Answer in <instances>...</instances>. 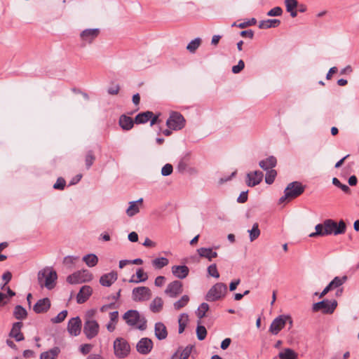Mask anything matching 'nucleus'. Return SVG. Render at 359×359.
I'll return each mask as SVG.
<instances>
[{"instance_id":"obj_1","label":"nucleus","mask_w":359,"mask_h":359,"mask_svg":"<svg viewBox=\"0 0 359 359\" xmlns=\"http://www.w3.org/2000/svg\"><path fill=\"white\" fill-rule=\"evenodd\" d=\"M123 320L127 325L140 330H144L147 328V320L141 316L136 310H129L123 316Z\"/></svg>"},{"instance_id":"obj_2","label":"nucleus","mask_w":359,"mask_h":359,"mask_svg":"<svg viewBox=\"0 0 359 359\" xmlns=\"http://www.w3.org/2000/svg\"><path fill=\"white\" fill-rule=\"evenodd\" d=\"M57 275L55 271L50 268H44L38 273V282L41 287L51 290L55 286Z\"/></svg>"},{"instance_id":"obj_3","label":"nucleus","mask_w":359,"mask_h":359,"mask_svg":"<svg viewBox=\"0 0 359 359\" xmlns=\"http://www.w3.org/2000/svg\"><path fill=\"white\" fill-rule=\"evenodd\" d=\"M305 190V187L299 182H292L287 186L284 191V195L280 198L279 203H284L286 200H291L300 196Z\"/></svg>"},{"instance_id":"obj_4","label":"nucleus","mask_w":359,"mask_h":359,"mask_svg":"<svg viewBox=\"0 0 359 359\" xmlns=\"http://www.w3.org/2000/svg\"><path fill=\"white\" fill-rule=\"evenodd\" d=\"M114 355L118 358H126L130 352V346L126 339L122 337L116 338L114 341Z\"/></svg>"},{"instance_id":"obj_5","label":"nucleus","mask_w":359,"mask_h":359,"mask_svg":"<svg viewBox=\"0 0 359 359\" xmlns=\"http://www.w3.org/2000/svg\"><path fill=\"white\" fill-rule=\"evenodd\" d=\"M289 323V328L292 327V320L290 316L280 315L276 318L271 323L269 332L276 335L285 327L287 323Z\"/></svg>"},{"instance_id":"obj_6","label":"nucleus","mask_w":359,"mask_h":359,"mask_svg":"<svg viewBox=\"0 0 359 359\" xmlns=\"http://www.w3.org/2000/svg\"><path fill=\"white\" fill-rule=\"evenodd\" d=\"M227 291L226 285L222 283L214 285L208 292L205 299L208 302L217 301L225 296Z\"/></svg>"},{"instance_id":"obj_7","label":"nucleus","mask_w":359,"mask_h":359,"mask_svg":"<svg viewBox=\"0 0 359 359\" xmlns=\"http://www.w3.org/2000/svg\"><path fill=\"white\" fill-rule=\"evenodd\" d=\"M325 233L327 235H339L343 234L345 233L346 229V224L344 222V220H340L339 223H337L335 221L328 219L325 220Z\"/></svg>"},{"instance_id":"obj_8","label":"nucleus","mask_w":359,"mask_h":359,"mask_svg":"<svg viewBox=\"0 0 359 359\" xmlns=\"http://www.w3.org/2000/svg\"><path fill=\"white\" fill-rule=\"evenodd\" d=\"M166 126L173 130H181L185 126V119L180 113L172 111L167 119Z\"/></svg>"},{"instance_id":"obj_9","label":"nucleus","mask_w":359,"mask_h":359,"mask_svg":"<svg viewBox=\"0 0 359 359\" xmlns=\"http://www.w3.org/2000/svg\"><path fill=\"white\" fill-rule=\"evenodd\" d=\"M337 306V302L336 300L324 299L313 304V311L316 312L322 311L325 314L332 313Z\"/></svg>"},{"instance_id":"obj_10","label":"nucleus","mask_w":359,"mask_h":359,"mask_svg":"<svg viewBox=\"0 0 359 359\" xmlns=\"http://www.w3.org/2000/svg\"><path fill=\"white\" fill-rule=\"evenodd\" d=\"M93 278V275L88 270L78 271L67 278V281L70 284H78L88 282Z\"/></svg>"},{"instance_id":"obj_11","label":"nucleus","mask_w":359,"mask_h":359,"mask_svg":"<svg viewBox=\"0 0 359 359\" xmlns=\"http://www.w3.org/2000/svg\"><path fill=\"white\" fill-rule=\"evenodd\" d=\"M100 331V325L97 320H86L83 324V333L86 338L92 339L97 336Z\"/></svg>"},{"instance_id":"obj_12","label":"nucleus","mask_w":359,"mask_h":359,"mask_svg":"<svg viewBox=\"0 0 359 359\" xmlns=\"http://www.w3.org/2000/svg\"><path fill=\"white\" fill-rule=\"evenodd\" d=\"M133 299L135 302L149 300L151 297V290L145 286L135 287L132 292Z\"/></svg>"},{"instance_id":"obj_13","label":"nucleus","mask_w":359,"mask_h":359,"mask_svg":"<svg viewBox=\"0 0 359 359\" xmlns=\"http://www.w3.org/2000/svg\"><path fill=\"white\" fill-rule=\"evenodd\" d=\"M183 292V284L180 280L170 282L165 290V294L170 298H176Z\"/></svg>"},{"instance_id":"obj_14","label":"nucleus","mask_w":359,"mask_h":359,"mask_svg":"<svg viewBox=\"0 0 359 359\" xmlns=\"http://www.w3.org/2000/svg\"><path fill=\"white\" fill-rule=\"evenodd\" d=\"M82 323L79 316L72 318L67 324V331L72 336L76 337L81 332Z\"/></svg>"},{"instance_id":"obj_15","label":"nucleus","mask_w":359,"mask_h":359,"mask_svg":"<svg viewBox=\"0 0 359 359\" xmlns=\"http://www.w3.org/2000/svg\"><path fill=\"white\" fill-rule=\"evenodd\" d=\"M100 32V31L97 28L84 29L80 34L81 40L84 45L91 43L98 36Z\"/></svg>"},{"instance_id":"obj_16","label":"nucleus","mask_w":359,"mask_h":359,"mask_svg":"<svg viewBox=\"0 0 359 359\" xmlns=\"http://www.w3.org/2000/svg\"><path fill=\"white\" fill-rule=\"evenodd\" d=\"M153 341L147 337L142 338L136 345L137 351L142 355L149 354L153 348Z\"/></svg>"},{"instance_id":"obj_17","label":"nucleus","mask_w":359,"mask_h":359,"mask_svg":"<svg viewBox=\"0 0 359 359\" xmlns=\"http://www.w3.org/2000/svg\"><path fill=\"white\" fill-rule=\"evenodd\" d=\"M171 271L175 278L184 279L189 273V269L186 265H175L172 266Z\"/></svg>"},{"instance_id":"obj_18","label":"nucleus","mask_w":359,"mask_h":359,"mask_svg":"<svg viewBox=\"0 0 359 359\" xmlns=\"http://www.w3.org/2000/svg\"><path fill=\"white\" fill-rule=\"evenodd\" d=\"M50 307V301L48 298L38 300L33 307L36 313H43L48 311Z\"/></svg>"},{"instance_id":"obj_19","label":"nucleus","mask_w":359,"mask_h":359,"mask_svg":"<svg viewBox=\"0 0 359 359\" xmlns=\"http://www.w3.org/2000/svg\"><path fill=\"white\" fill-rule=\"evenodd\" d=\"M247 184L249 187H255L259 184L263 179V173L262 171L256 170L253 172L248 173Z\"/></svg>"},{"instance_id":"obj_20","label":"nucleus","mask_w":359,"mask_h":359,"mask_svg":"<svg viewBox=\"0 0 359 359\" xmlns=\"http://www.w3.org/2000/svg\"><path fill=\"white\" fill-rule=\"evenodd\" d=\"M118 278L116 271L103 274L100 278V283L104 287H110Z\"/></svg>"},{"instance_id":"obj_21","label":"nucleus","mask_w":359,"mask_h":359,"mask_svg":"<svg viewBox=\"0 0 359 359\" xmlns=\"http://www.w3.org/2000/svg\"><path fill=\"white\" fill-rule=\"evenodd\" d=\"M22 326L23 323L22 322H16L13 323L12 329L9 333V337L14 338L17 341L24 340V335L20 331Z\"/></svg>"},{"instance_id":"obj_22","label":"nucleus","mask_w":359,"mask_h":359,"mask_svg":"<svg viewBox=\"0 0 359 359\" xmlns=\"http://www.w3.org/2000/svg\"><path fill=\"white\" fill-rule=\"evenodd\" d=\"M92 288L89 285L83 286L76 297V301L79 304H83L87 301L92 294Z\"/></svg>"},{"instance_id":"obj_23","label":"nucleus","mask_w":359,"mask_h":359,"mask_svg":"<svg viewBox=\"0 0 359 359\" xmlns=\"http://www.w3.org/2000/svg\"><path fill=\"white\" fill-rule=\"evenodd\" d=\"M143 203V198H140L135 201L129 202V206L126 210V215L131 217L140 212V205Z\"/></svg>"},{"instance_id":"obj_24","label":"nucleus","mask_w":359,"mask_h":359,"mask_svg":"<svg viewBox=\"0 0 359 359\" xmlns=\"http://www.w3.org/2000/svg\"><path fill=\"white\" fill-rule=\"evenodd\" d=\"M134 122L131 117L126 114H122L118 120V124L123 130H130L132 129L134 126Z\"/></svg>"},{"instance_id":"obj_25","label":"nucleus","mask_w":359,"mask_h":359,"mask_svg":"<svg viewBox=\"0 0 359 359\" xmlns=\"http://www.w3.org/2000/svg\"><path fill=\"white\" fill-rule=\"evenodd\" d=\"M197 252L201 257H204L212 261L213 258L217 257V252L213 251L210 248H201L197 250Z\"/></svg>"},{"instance_id":"obj_26","label":"nucleus","mask_w":359,"mask_h":359,"mask_svg":"<svg viewBox=\"0 0 359 359\" xmlns=\"http://www.w3.org/2000/svg\"><path fill=\"white\" fill-rule=\"evenodd\" d=\"M155 336L159 340L164 339L168 336L166 327L163 323L158 322L155 324Z\"/></svg>"},{"instance_id":"obj_27","label":"nucleus","mask_w":359,"mask_h":359,"mask_svg":"<svg viewBox=\"0 0 359 359\" xmlns=\"http://www.w3.org/2000/svg\"><path fill=\"white\" fill-rule=\"evenodd\" d=\"M277 161L276 158L271 156L264 160H262L259 161V166L264 170H269L276 165Z\"/></svg>"},{"instance_id":"obj_28","label":"nucleus","mask_w":359,"mask_h":359,"mask_svg":"<svg viewBox=\"0 0 359 359\" xmlns=\"http://www.w3.org/2000/svg\"><path fill=\"white\" fill-rule=\"evenodd\" d=\"M109 322L107 324V329L109 332H112L116 329V325L118 319V312L117 311L109 313Z\"/></svg>"},{"instance_id":"obj_29","label":"nucleus","mask_w":359,"mask_h":359,"mask_svg":"<svg viewBox=\"0 0 359 359\" xmlns=\"http://www.w3.org/2000/svg\"><path fill=\"white\" fill-rule=\"evenodd\" d=\"M280 24V21L278 19H268L259 22V27L260 29H269L271 27H277Z\"/></svg>"},{"instance_id":"obj_30","label":"nucleus","mask_w":359,"mask_h":359,"mask_svg":"<svg viewBox=\"0 0 359 359\" xmlns=\"http://www.w3.org/2000/svg\"><path fill=\"white\" fill-rule=\"evenodd\" d=\"M153 115V112L150 111L140 113L135 116V122L138 124L145 123L150 120Z\"/></svg>"},{"instance_id":"obj_31","label":"nucleus","mask_w":359,"mask_h":359,"mask_svg":"<svg viewBox=\"0 0 359 359\" xmlns=\"http://www.w3.org/2000/svg\"><path fill=\"white\" fill-rule=\"evenodd\" d=\"M60 348L58 347H54L48 351H45L41 353L40 359H55L60 353Z\"/></svg>"},{"instance_id":"obj_32","label":"nucleus","mask_w":359,"mask_h":359,"mask_svg":"<svg viewBox=\"0 0 359 359\" xmlns=\"http://www.w3.org/2000/svg\"><path fill=\"white\" fill-rule=\"evenodd\" d=\"M163 301L162 298L156 297L150 304V310L154 313H158L163 309Z\"/></svg>"},{"instance_id":"obj_33","label":"nucleus","mask_w":359,"mask_h":359,"mask_svg":"<svg viewBox=\"0 0 359 359\" xmlns=\"http://www.w3.org/2000/svg\"><path fill=\"white\" fill-rule=\"evenodd\" d=\"M280 359H297L298 355L291 348H285L278 354Z\"/></svg>"},{"instance_id":"obj_34","label":"nucleus","mask_w":359,"mask_h":359,"mask_svg":"<svg viewBox=\"0 0 359 359\" xmlns=\"http://www.w3.org/2000/svg\"><path fill=\"white\" fill-rule=\"evenodd\" d=\"M13 316L18 320H24L27 316V310L20 305H18L14 308Z\"/></svg>"},{"instance_id":"obj_35","label":"nucleus","mask_w":359,"mask_h":359,"mask_svg":"<svg viewBox=\"0 0 359 359\" xmlns=\"http://www.w3.org/2000/svg\"><path fill=\"white\" fill-rule=\"evenodd\" d=\"M83 261L89 267H93L97 265V264L98 262V258L94 254H89V255H85L83 257Z\"/></svg>"},{"instance_id":"obj_36","label":"nucleus","mask_w":359,"mask_h":359,"mask_svg":"<svg viewBox=\"0 0 359 359\" xmlns=\"http://www.w3.org/2000/svg\"><path fill=\"white\" fill-rule=\"evenodd\" d=\"M316 231L309 234V237H316V236H327V233H325V222L323 224H318L315 226Z\"/></svg>"},{"instance_id":"obj_37","label":"nucleus","mask_w":359,"mask_h":359,"mask_svg":"<svg viewBox=\"0 0 359 359\" xmlns=\"http://www.w3.org/2000/svg\"><path fill=\"white\" fill-rule=\"evenodd\" d=\"M151 263L155 269H161L168 264L169 260L166 257H158L153 259Z\"/></svg>"},{"instance_id":"obj_38","label":"nucleus","mask_w":359,"mask_h":359,"mask_svg":"<svg viewBox=\"0 0 359 359\" xmlns=\"http://www.w3.org/2000/svg\"><path fill=\"white\" fill-rule=\"evenodd\" d=\"M189 302V297L187 294L183 295L179 300L173 304L175 310H180L184 307Z\"/></svg>"},{"instance_id":"obj_39","label":"nucleus","mask_w":359,"mask_h":359,"mask_svg":"<svg viewBox=\"0 0 359 359\" xmlns=\"http://www.w3.org/2000/svg\"><path fill=\"white\" fill-rule=\"evenodd\" d=\"M248 233L250 234V240L251 242L256 240L260 235V230L259 229L258 223H255L252 225V229L248 230Z\"/></svg>"},{"instance_id":"obj_40","label":"nucleus","mask_w":359,"mask_h":359,"mask_svg":"<svg viewBox=\"0 0 359 359\" xmlns=\"http://www.w3.org/2000/svg\"><path fill=\"white\" fill-rule=\"evenodd\" d=\"M189 320V316L187 313H182L178 319L179 323V333L181 334L184 332L187 323Z\"/></svg>"},{"instance_id":"obj_41","label":"nucleus","mask_w":359,"mask_h":359,"mask_svg":"<svg viewBox=\"0 0 359 359\" xmlns=\"http://www.w3.org/2000/svg\"><path fill=\"white\" fill-rule=\"evenodd\" d=\"M193 346L191 345L187 346L185 348H179L177 350H180L179 353V359H188L191 351H192Z\"/></svg>"},{"instance_id":"obj_42","label":"nucleus","mask_w":359,"mask_h":359,"mask_svg":"<svg viewBox=\"0 0 359 359\" xmlns=\"http://www.w3.org/2000/svg\"><path fill=\"white\" fill-rule=\"evenodd\" d=\"M346 279L347 277L346 276L341 278L337 276L328 285L332 289L337 288L343 285L346 282Z\"/></svg>"},{"instance_id":"obj_43","label":"nucleus","mask_w":359,"mask_h":359,"mask_svg":"<svg viewBox=\"0 0 359 359\" xmlns=\"http://www.w3.org/2000/svg\"><path fill=\"white\" fill-rule=\"evenodd\" d=\"M201 321L199 320L196 327V335L198 340L202 341L205 339L207 336V330L204 326L199 325Z\"/></svg>"},{"instance_id":"obj_44","label":"nucleus","mask_w":359,"mask_h":359,"mask_svg":"<svg viewBox=\"0 0 359 359\" xmlns=\"http://www.w3.org/2000/svg\"><path fill=\"white\" fill-rule=\"evenodd\" d=\"M201 42V40L200 38H196L188 43L187 49L191 53H194L199 47Z\"/></svg>"},{"instance_id":"obj_45","label":"nucleus","mask_w":359,"mask_h":359,"mask_svg":"<svg viewBox=\"0 0 359 359\" xmlns=\"http://www.w3.org/2000/svg\"><path fill=\"white\" fill-rule=\"evenodd\" d=\"M209 309V305L207 303H202L198 308L196 316L199 319L205 317L206 312Z\"/></svg>"},{"instance_id":"obj_46","label":"nucleus","mask_w":359,"mask_h":359,"mask_svg":"<svg viewBox=\"0 0 359 359\" xmlns=\"http://www.w3.org/2000/svg\"><path fill=\"white\" fill-rule=\"evenodd\" d=\"M95 160V156L93 152V151L90 150L87 152L85 157V162L87 169H89L91 165L93 164Z\"/></svg>"},{"instance_id":"obj_47","label":"nucleus","mask_w":359,"mask_h":359,"mask_svg":"<svg viewBox=\"0 0 359 359\" xmlns=\"http://www.w3.org/2000/svg\"><path fill=\"white\" fill-rule=\"evenodd\" d=\"M276 175V171L272 168L267 170L265 177L266 183L268 184H271L274 182Z\"/></svg>"},{"instance_id":"obj_48","label":"nucleus","mask_w":359,"mask_h":359,"mask_svg":"<svg viewBox=\"0 0 359 359\" xmlns=\"http://www.w3.org/2000/svg\"><path fill=\"white\" fill-rule=\"evenodd\" d=\"M79 257L67 256L63 259V264L69 268L72 267L79 259Z\"/></svg>"},{"instance_id":"obj_49","label":"nucleus","mask_w":359,"mask_h":359,"mask_svg":"<svg viewBox=\"0 0 359 359\" xmlns=\"http://www.w3.org/2000/svg\"><path fill=\"white\" fill-rule=\"evenodd\" d=\"M136 276L137 278V281H135V283L144 282L148 279V276L146 273H144L142 268H139L136 271Z\"/></svg>"},{"instance_id":"obj_50","label":"nucleus","mask_w":359,"mask_h":359,"mask_svg":"<svg viewBox=\"0 0 359 359\" xmlns=\"http://www.w3.org/2000/svg\"><path fill=\"white\" fill-rule=\"evenodd\" d=\"M207 271H208V273L210 276L214 277L215 278H219V273L217 271L216 264H210L208 267Z\"/></svg>"},{"instance_id":"obj_51","label":"nucleus","mask_w":359,"mask_h":359,"mask_svg":"<svg viewBox=\"0 0 359 359\" xmlns=\"http://www.w3.org/2000/svg\"><path fill=\"white\" fill-rule=\"evenodd\" d=\"M67 316V311L64 310L60 312L56 317L51 319L53 323H60L65 320Z\"/></svg>"},{"instance_id":"obj_52","label":"nucleus","mask_w":359,"mask_h":359,"mask_svg":"<svg viewBox=\"0 0 359 359\" xmlns=\"http://www.w3.org/2000/svg\"><path fill=\"white\" fill-rule=\"evenodd\" d=\"M332 184L336 187L340 188L345 193L350 192V188L347 185L341 184L337 177H334L332 179Z\"/></svg>"},{"instance_id":"obj_53","label":"nucleus","mask_w":359,"mask_h":359,"mask_svg":"<svg viewBox=\"0 0 359 359\" xmlns=\"http://www.w3.org/2000/svg\"><path fill=\"white\" fill-rule=\"evenodd\" d=\"M287 11L294 10L298 4L297 0H285V1Z\"/></svg>"},{"instance_id":"obj_54","label":"nucleus","mask_w":359,"mask_h":359,"mask_svg":"<svg viewBox=\"0 0 359 359\" xmlns=\"http://www.w3.org/2000/svg\"><path fill=\"white\" fill-rule=\"evenodd\" d=\"M66 182L62 177L57 178L56 182L53 185L55 189L63 190L65 187Z\"/></svg>"},{"instance_id":"obj_55","label":"nucleus","mask_w":359,"mask_h":359,"mask_svg":"<svg viewBox=\"0 0 359 359\" xmlns=\"http://www.w3.org/2000/svg\"><path fill=\"white\" fill-rule=\"evenodd\" d=\"M173 168L171 164H165L161 169V175L163 176H168L172 172Z\"/></svg>"},{"instance_id":"obj_56","label":"nucleus","mask_w":359,"mask_h":359,"mask_svg":"<svg viewBox=\"0 0 359 359\" xmlns=\"http://www.w3.org/2000/svg\"><path fill=\"white\" fill-rule=\"evenodd\" d=\"M283 13V10L280 7H275L272 9H271L268 13L267 15L269 16H280Z\"/></svg>"},{"instance_id":"obj_57","label":"nucleus","mask_w":359,"mask_h":359,"mask_svg":"<svg viewBox=\"0 0 359 359\" xmlns=\"http://www.w3.org/2000/svg\"><path fill=\"white\" fill-rule=\"evenodd\" d=\"M245 67V63L242 60H240L237 65L232 67V72L234 74H238Z\"/></svg>"},{"instance_id":"obj_58","label":"nucleus","mask_w":359,"mask_h":359,"mask_svg":"<svg viewBox=\"0 0 359 359\" xmlns=\"http://www.w3.org/2000/svg\"><path fill=\"white\" fill-rule=\"evenodd\" d=\"M95 310L94 309H90L89 311H88L86 314H85V316H84V322L86 321V320H96L95 318H94V316L95 315Z\"/></svg>"},{"instance_id":"obj_59","label":"nucleus","mask_w":359,"mask_h":359,"mask_svg":"<svg viewBox=\"0 0 359 359\" xmlns=\"http://www.w3.org/2000/svg\"><path fill=\"white\" fill-rule=\"evenodd\" d=\"M93 348V346L90 344H85L80 346V351L83 354L86 355L89 353Z\"/></svg>"},{"instance_id":"obj_60","label":"nucleus","mask_w":359,"mask_h":359,"mask_svg":"<svg viewBox=\"0 0 359 359\" xmlns=\"http://www.w3.org/2000/svg\"><path fill=\"white\" fill-rule=\"evenodd\" d=\"M165 278L163 276H157L154 280V284L156 287H161L165 284Z\"/></svg>"},{"instance_id":"obj_61","label":"nucleus","mask_w":359,"mask_h":359,"mask_svg":"<svg viewBox=\"0 0 359 359\" xmlns=\"http://www.w3.org/2000/svg\"><path fill=\"white\" fill-rule=\"evenodd\" d=\"M248 200V192L243 191L238 196L237 201L238 203H243Z\"/></svg>"},{"instance_id":"obj_62","label":"nucleus","mask_w":359,"mask_h":359,"mask_svg":"<svg viewBox=\"0 0 359 359\" xmlns=\"http://www.w3.org/2000/svg\"><path fill=\"white\" fill-rule=\"evenodd\" d=\"M241 36H243V37H248L250 39H252L253 38V36H254V32L251 29H249V30H245V31H242L241 33H240Z\"/></svg>"},{"instance_id":"obj_63","label":"nucleus","mask_w":359,"mask_h":359,"mask_svg":"<svg viewBox=\"0 0 359 359\" xmlns=\"http://www.w3.org/2000/svg\"><path fill=\"white\" fill-rule=\"evenodd\" d=\"M119 89V86L115 85L114 86L109 88L108 93L110 95H117L118 93Z\"/></svg>"},{"instance_id":"obj_64","label":"nucleus","mask_w":359,"mask_h":359,"mask_svg":"<svg viewBox=\"0 0 359 359\" xmlns=\"http://www.w3.org/2000/svg\"><path fill=\"white\" fill-rule=\"evenodd\" d=\"M231 340L230 338L224 339L221 343V348L222 350H226L230 345Z\"/></svg>"}]
</instances>
